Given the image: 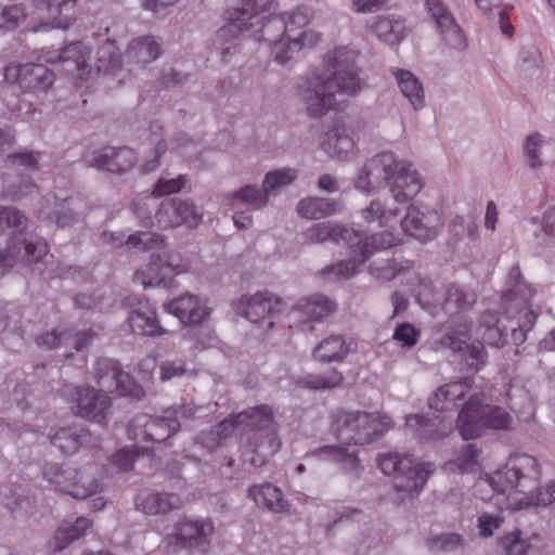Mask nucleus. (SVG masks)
I'll list each match as a JSON object with an SVG mask.
<instances>
[{"instance_id":"nucleus-1","label":"nucleus","mask_w":555,"mask_h":555,"mask_svg":"<svg viewBox=\"0 0 555 555\" xmlns=\"http://www.w3.org/2000/svg\"><path fill=\"white\" fill-rule=\"evenodd\" d=\"M349 48H336L327 55L325 70L297 88V96L311 118H321L338 106V95L356 96L362 89L357 59Z\"/></svg>"},{"instance_id":"nucleus-2","label":"nucleus","mask_w":555,"mask_h":555,"mask_svg":"<svg viewBox=\"0 0 555 555\" xmlns=\"http://www.w3.org/2000/svg\"><path fill=\"white\" fill-rule=\"evenodd\" d=\"M392 425V420L385 414L339 411L335 415L333 428L336 437L344 443L320 447L312 454L321 461L336 463L344 474L357 479L362 472L360 460L356 451H350L344 444L371 443L389 430Z\"/></svg>"},{"instance_id":"nucleus-3","label":"nucleus","mask_w":555,"mask_h":555,"mask_svg":"<svg viewBox=\"0 0 555 555\" xmlns=\"http://www.w3.org/2000/svg\"><path fill=\"white\" fill-rule=\"evenodd\" d=\"M541 468L538 460L529 454H513L504 466L492 475L486 474L476 483L479 490L490 487L505 494L508 507L520 509L531 505H550L555 501V482L538 487Z\"/></svg>"},{"instance_id":"nucleus-4","label":"nucleus","mask_w":555,"mask_h":555,"mask_svg":"<svg viewBox=\"0 0 555 555\" xmlns=\"http://www.w3.org/2000/svg\"><path fill=\"white\" fill-rule=\"evenodd\" d=\"M382 184H389L390 194L399 204L410 202L424 188L414 165L392 152H382L367 159L353 180L354 189L366 196Z\"/></svg>"},{"instance_id":"nucleus-5","label":"nucleus","mask_w":555,"mask_h":555,"mask_svg":"<svg viewBox=\"0 0 555 555\" xmlns=\"http://www.w3.org/2000/svg\"><path fill=\"white\" fill-rule=\"evenodd\" d=\"M27 225L26 216L13 206H0V234L8 228H20L10 236L7 247L0 249V268H12L22 262L25 266L40 262L49 253V245L42 237L31 236L22 230Z\"/></svg>"},{"instance_id":"nucleus-6","label":"nucleus","mask_w":555,"mask_h":555,"mask_svg":"<svg viewBox=\"0 0 555 555\" xmlns=\"http://www.w3.org/2000/svg\"><path fill=\"white\" fill-rule=\"evenodd\" d=\"M42 477L55 491L78 500L92 496L103 489L102 473L96 464L78 468L69 464L46 463Z\"/></svg>"},{"instance_id":"nucleus-7","label":"nucleus","mask_w":555,"mask_h":555,"mask_svg":"<svg viewBox=\"0 0 555 555\" xmlns=\"http://www.w3.org/2000/svg\"><path fill=\"white\" fill-rule=\"evenodd\" d=\"M456 426L462 438L469 440L481 437L487 429L511 430L513 416L501 406L483 403L474 392L460 410Z\"/></svg>"},{"instance_id":"nucleus-8","label":"nucleus","mask_w":555,"mask_h":555,"mask_svg":"<svg viewBox=\"0 0 555 555\" xmlns=\"http://www.w3.org/2000/svg\"><path fill=\"white\" fill-rule=\"evenodd\" d=\"M378 466L385 475H392L396 492L417 495L425 487L436 466L430 462H417L411 455L386 452L378 455Z\"/></svg>"},{"instance_id":"nucleus-9","label":"nucleus","mask_w":555,"mask_h":555,"mask_svg":"<svg viewBox=\"0 0 555 555\" xmlns=\"http://www.w3.org/2000/svg\"><path fill=\"white\" fill-rule=\"evenodd\" d=\"M126 244L130 248L152 251L150 261L135 271L134 282L144 287L165 284L167 271L160 254L165 247V237L153 232H137L128 236Z\"/></svg>"},{"instance_id":"nucleus-10","label":"nucleus","mask_w":555,"mask_h":555,"mask_svg":"<svg viewBox=\"0 0 555 555\" xmlns=\"http://www.w3.org/2000/svg\"><path fill=\"white\" fill-rule=\"evenodd\" d=\"M399 238L388 231L379 232L371 236L361 235L360 243L346 244L351 249V258L340 260L337 263L323 269L324 274L334 279L347 280L354 275L359 266L364 263L374 253L392 247L399 243Z\"/></svg>"},{"instance_id":"nucleus-11","label":"nucleus","mask_w":555,"mask_h":555,"mask_svg":"<svg viewBox=\"0 0 555 555\" xmlns=\"http://www.w3.org/2000/svg\"><path fill=\"white\" fill-rule=\"evenodd\" d=\"M60 392L70 403L75 415L99 424L106 421L111 408L108 395L88 385H64Z\"/></svg>"},{"instance_id":"nucleus-12","label":"nucleus","mask_w":555,"mask_h":555,"mask_svg":"<svg viewBox=\"0 0 555 555\" xmlns=\"http://www.w3.org/2000/svg\"><path fill=\"white\" fill-rule=\"evenodd\" d=\"M215 531L208 518L183 517L175 525V532L164 538L166 548L173 552L180 550H199L206 552L211 543Z\"/></svg>"},{"instance_id":"nucleus-13","label":"nucleus","mask_w":555,"mask_h":555,"mask_svg":"<svg viewBox=\"0 0 555 555\" xmlns=\"http://www.w3.org/2000/svg\"><path fill=\"white\" fill-rule=\"evenodd\" d=\"M93 378L104 393H116L120 397L141 400L144 397L143 388L125 372L120 363L109 358H101L93 369Z\"/></svg>"},{"instance_id":"nucleus-14","label":"nucleus","mask_w":555,"mask_h":555,"mask_svg":"<svg viewBox=\"0 0 555 555\" xmlns=\"http://www.w3.org/2000/svg\"><path fill=\"white\" fill-rule=\"evenodd\" d=\"M172 413L164 410L160 416L135 415L128 425V436L133 440L166 441L180 430V425L170 418Z\"/></svg>"},{"instance_id":"nucleus-15","label":"nucleus","mask_w":555,"mask_h":555,"mask_svg":"<svg viewBox=\"0 0 555 555\" xmlns=\"http://www.w3.org/2000/svg\"><path fill=\"white\" fill-rule=\"evenodd\" d=\"M3 76L7 82L33 93L46 92L55 79L54 73L39 63H11L4 67Z\"/></svg>"},{"instance_id":"nucleus-16","label":"nucleus","mask_w":555,"mask_h":555,"mask_svg":"<svg viewBox=\"0 0 555 555\" xmlns=\"http://www.w3.org/2000/svg\"><path fill=\"white\" fill-rule=\"evenodd\" d=\"M470 327L472 324L467 320H461L442 336L441 345L453 352H462L467 369L477 372L486 364L488 354L480 341L469 345L466 343Z\"/></svg>"},{"instance_id":"nucleus-17","label":"nucleus","mask_w":555,"mask_h":555,"mask_svg":"<svg viewBox=\"0 0 555 555\" xmlns=\"http://www.w3.org/2000/svg\"><path fill=\"white\" fill-rule=\"evenodd\" d=\"M236 422L245 430V435L254 433L266 440L270 450H279L281 442L276 435L272 408L268 404L256 405L236 414Z\"/></svg>"},{"instance_id":"nucleus-18","label":"nucleus","mask_w":555,"mask_h":555,"mask_svg":"<svg viewBox=\"0 0 555 555\" xmlns=\"http://www.w3.org/2000/svg\"><path fill=\"white\" fill-rule=\"evenodd\" d=\"M203 217L201 208L190 199L166 198L158 206L155 219L159 227L171 229L181 224L196 227Z\"/></svg>"},{"instance_id":"nucleus-19","label":"nucleus","mask_w":555,"mask_h":555,"mask_svg":"<svg viewBox=\"0 0 555 555\" xmlns=\"http://www.w3.org/2000/svg\"><path fill=\"white\" fill-rule=\"evenodd\" d=\"M426 7L444 46L453 51H464L467 39L448 7L441 0H426Z\"/></svg>"},{"instance_id":"nucleus-20","label":"nucleus","mask_w":555,"mask_h":555,"mask_svg":"<svg viewBox=\"0 0 555 555\" xmlns=\"http://www.w3.org/2000/svg\"><path fill=\"white\" fill-rule=\"evenodd\" d=\"M336 310V305L326 296L315 294L298 300L288 317L294 322L288 326L299 330H312L309 322L321 321Z\"/></svg>"},{"instance_id":"nucleus-21","label":"nucleus","mask_w":555,"mask_h":555,"mask_svg":"<svg viewBox=\"0 0 555 555\" xmlns=\"http://www.w3.org/2000/svg\"><path fill=\"white\" fill-rule=\"evenodd\" d=\"M475 302L476 294L456 284L447 285L443 295H439L433 300L436 309H439L451 319L457 318L454 323L452 320L448 322V331H450V327H454L461 320H466L462 314L470 310Z\"/></svg>"},{"instance_id":"nucleus-22","label":"nucleus","mask_w":555,"mask_h":555,"mask_svg":"<svg viewBox=\"0 0 555 555\" xmlns=\"http://www.w3.org/2000/svg\"><path fill=\"white\" fill-rule=\"evenodd\" d=\"M440 225L439 214L427 206L411 205L401 220L402 230L420 241H428L437 235Z\"/></svg>"},{"instance_id":"nucleus-23","label":"nucleus","mask_w":555,"mask_h":555,"mask_svg":"<svg viewBox=\"0 0 555 555\" xmlns=\"http://www.w3.org/2000/svg\"><path fill=\"white\" fill-rule=\"evenodd\" d=\"M91 167L121 176L130 172L138 164L137 152L128 146H104L89 160Z\"/></svg>"},{"instance_id":"nucleus-24","label":"nucleus","mask_w":555,"mask_h":555,"mask_svg":"<svg viewBox=\"0 0 555 555\" xmlns=\"http://www.w3.org/2000/svg\"><path fill=\"white\" fill-rule=\"evenodd\" d=\"M240 306L246 319L254 323L268 321V327H272L271 319L283 310L284 304L270 292H259L243 296L240 299Z\"/></svg>"},{"instance_id":"nucleus-25","label":"nucleus","mask_w":555,"mask_h":555,"mask_svg":"<svg viewBox=\"0 0 555 555\" xmlns=\"http://www.w3.org/2000/svg\"><path fill=\"white\" fill-rule=\"evenodd\" d=\"M285 23V39L287 51H299L302 47L311 46L319 40L313 31L306 30L310 22V11L307 8H298L280 16Z\"/></svg>"},{"instance_id":"nucleus-26","label":"nucleus","mask_w":555,"mask_h":555,"mask_svg":"<svg viewBox=\"0 0 555 555\" xmlns=\"http://www.w3.org/2000/svg\"><path fill=\"white\" fill-rule=\"evenodd\" d=\"M405 425L422 443L437 442L448 437L453 430V421L440 415L424 417L420 414H411L405 417Z\"/></svg>"},{"instance_id":"nucleus-27","label":"nucleus","mask_w":555,"mask_h":555,"mask_svg":"<svg viewBox=\"0 0 555 555\" xmlns=\"http://www.w3.org/2000/svg\"><path fill=\"white\" fill-rule=\"evenodd\" d=\"M301 236L307 244H323L325 242L354 244L361 241V232L331 221L313 224L304 231Z\"/></svg>"},{"instance_id":"nucleus-28","label":"nucleus","mask_w":555,"mask_h":555,"mask_svg":"<svg viewBox=\"0 0 555 555\" xmlns=\"http://www.w3.org/2000/svg\"><path fill=\"white\" fill-rule=\"evenodd\" d=\"M164 308L183 324H201L209 314L206 300L190 293L164 304Z\"/></svg>"},{"instance_id":"nucleus-29","label":"nucleus","mask_w":555,"mask_h":555,"mask_svg":"<svg viewBox=\"0 0 555 555\" xmlns=\"http://www.w3.org/2000/svg\"><path fill=\"white\" fill-rule=\"evenodd\" d=\"M185 500L178 493L168 491L144 490L135 498V506L146 515H166L181 509Z\"/></svg>"},{"instance_id":"nucleus-30","label":"nucleus","mask_w":555,"mask_h":555,"mask_svg":"<svg viewBox=\"0 0 555 555\" xmlns=\"http://www.w3.org/2000/svg\"><path fill=\"white\" fill-rule=\"evenodd\" d=\"M473 377H466L440 386L436 392L429 397L428 405L435 412L452 411L459 405L466 393L473 388Z\"/></svg>"},{"instance_id":"nucleus-31","label":"nucleus","mask_w":555,"mask_h":555,"mask_svg":"<svg viewBox=\"0 0 555 555\" xmlns=\"http://www.w3.org/2000/svg\"><path fill=\"white\" fill-rule=\"evenodd\" d=\"M95 336L96 333L93 330L74 332L72 330L54 328L38 335L36 337V344L44 350H51L61 348L62 345H67L69 340H73L75 351H80L88 347Z\"/></svg>"},{"instance_id":"nucleus-32","label":"nucleus","mask_w":555,"mask_h":555,"mask_svg":"<svg viewBox=\"0 0 555 555\" xmlns=\"http://www.w3.org/2000/svg\"><path fill=\"white\" fill-rule=\"evenodd\" d=\"M259 41L267 42L271 48L274 60L284 64L294 52L287 51V39H285V23L280 16L269 18L261 27Z\"/></svg>"},{"instance_id":"nucleus-33","label":"nucleus","mask_w":555,"mask_h":555,"mask_svg":"<svg viewBox=\"0 0 555 555\" xmlns=\"http://www.w3.org/2000/svg\"><path fill=\"white\" fill-rule=\"evenodd\" d=\"M371 31L386 44L395 46L405 37V21L397 15H378L369 24Z\"/></svg>"},{"instance_id":"nucleus-34","label":"nucleus","mask_w":555,"mask_h":555,"mask_svg":"<svg viewBox=\"0 0 555 555\" xmlns=\"http://www.w3.org/2000/svg\"><path fill=\"white\" fill-rule=\"evenodd\" d=\"M541 541L542 537L538 532L525 535L519 528H514L496 539V546L503 555H527Z\"/></svg>"},{"instance_id":"nucleus-35","label":"nucleus","mask_w":555,"mask_h":555,"mask_svg":"<svg viewBox=\"0 0 555 555\" xmlns=\"http://www.w3.org/2000/svg\"><path fill=\"white\" fill-rule=\"evenodd\" d=\"M324 152L332 158L347 159L352 154L354 142L343 122H335L322 143Z\"/></svg>"},{"instance_id":"nucleus-36","label":"nucleus","mask_w":555,"mask_h":555,"mask_svg":"<svg viewBox=\"0 0 555 555\" xmlns=\"http://www.w3.org/2000/svg\"><path fill=\"white\" fill-rule=\"evenodd\" d=\"M127 320L134 335L162 336L167 333L159 324L155 310L146 304L131 311Z\"/></svg>"},{"instance_id":"nucleus-37","label":"nucleus","mask_w":555,"mask_h":555,"mask_svg":"<svg viewBox=\"0 0 555 555\" xmlns=\"http://www.w3.org/2000/svg\"><path fill=\"white\" fill-rule=\"evenodd\" d=\"M225 199L233 209L246 207L247 210H258L268 205L269 196L264 188L246 184L227 194Z\"/></svg>"},{"instance_id":"nucleus-38","label":"nucleus","mask_w":555,"mask_h":555,"mask_svg":"<svg viewBox=\"0 0 555 555\" xmlns=\"http://www.w3.org/2000/svg\"><path fill=\"white\" fill-rule=\"evenodd\" d=\"M162 54V43L153 36H143L131 40L124 55L128 64L145 65Z\"/></svg>"},{"instance_id":"nucleus-39","label":"nucleus","mask_w":555,"mask_h":555,"mask_svg":"<svg viewBox=\"0 0 555 555\" xmlns=\"http://www.w3.org/2000/svg\"><path fill=\"white\" fill-rule=\"evenodd\" d=\"M240 21H230L215 35L214 46L219 50L220 60L229 63L233 55L240 51L238 35L246 31Z\"/></svg>"},{"instance_id":"nucleus-40","label":"nucleus","mask_w":555,"mask_h":555,"mask_svg":"<svg viewBox=\"0 0 555 555\" xmlns=\"http://www.w3.org/2000/svg\"><path fill=\"white\" fill-rule=\"evenodd\" d=\"M248 498H250L256 505L274 513H283L287 511L288 507V503L282 490L269 482L251 486L248 489Z\"/></svg>"},{"instance_id":"nucleus-41","label":"nucleus","mask_w":555,"mask_h":555,"mask_svg":"<svg viewBox=\"0 0 555 555\" xmlns=\"http://www.w3.org/2000/svg\"><path fill=\"white\" fill-rule=\"evenodd\" d=\"M343 206L333 198L307 197L297 204L296 211L299 216L310 220L326 218L339 212Z\"/></svg>"},{"instance_id":"nucleus-42","label":"nucleus","mask_w":555,"mask_h":555,"mask_svg":"<svg viewBox=\"0 0 555 555\" xmlns=\"http://www.w3.org/2000/svg\"><path fill=\"white\" fill-rule=\"evenodd\" d=\"M391 73L401 93L409 100L413 108L415 111L423 108L425 106V94L420 79L413 73L401 68H392Z\"/></svg>"},{"instance_id":"nucleus-43","label":"nucleus","mask_w":555,"mask_h":555,"mask_svg":"<svg viewBox=\"0 0 555 555\" xmlns=\"http://www.w3.org/2000/svg\"><path fill=\"white\" fill-rule=\"evenodd\" d=\"M90 437V433L83 428L67 427L57 429L51 437V443L63 454H74Z\"/></svg>"},{"instance_id":"nucleus-44","label":"nucleus","mask_w":555,"mask_h":555,"mask_svg":"<svg viewBox=\"0 0 555 555\" xmlns=\"http://www.w3.org/2000/svg\"><path fill=\"white\" fill-rule=\"evenodd\" d=\"M349 353V347L343 335H331L313 349V357L323 363L343 361Z\"/></svg>"},{"instance_id":"nucleus-45","label":"nucleus","mask_w":555,"mask_h":555,"mask_svg":"<svg viewBox=\"0 0 555 555\" xmlns=\"http://www.w3.org/2000/svg\"><path fill=\"white\" fill-rule=\"evenodd\" d=\"M93 521L88 517H78L74 522H64L55 531L54 550L61 551L74 541L85 537Z\"/></svg>"},{"instance_id":"nucleus-46","label":"nucleus","mask_w":555,"mask_h":555,"mask_svg":"<svg viewBox=\"0 0 555 555\" xmlns=\"http://www.w3.org/2000/svg\"><path fill=\"white\" fill-rule=\"evenodd\" d=\"M76 2L77 0H38L36 8L40 12H46L55 27L67 28L70 23V12Z\"/></svg>"},{"instance_id":"nucleus-47","label":"nucleus","mask_w":555,"mask_h":555,"mask_svg":"<svg viewBox=\"0 0 555 555\" xmlns=\"http://www.w3.org/2000/svg\"><path fill=\"white\" fill-rule=\"evenodd\" d=\"M343 373L336 369H331L322 373L307 374L298 378L296 384L300 388L320 391L339 388L343 385Z\"/></svg>"},{"instance_id":"nucleus-48","label":"nucleus","mask_w":555,"mask_h":555,"mask_svg":"<svg viewBox=\"0 0 555 555\" xmlns=\"http://www.w3.org/2000/svg\"><path fill=\"white\" fill-rule=\"evenodd\" d=\"M481 335L486 343L491 346L501 347L507 337V325L495 312L486 311L480 317Z\"/></svg>"},{"instance_id":"nucleus-49","label":"nucleus","mask_w":555,"mask_h":555,"mask_svg":"<svg viewBox=\"0 0 555 555\" xmlns=\"http://www.w3.org/2000/svg\"><path fill=\"white\" fill-rule=\"evenodd\" d=\"M272 4L273 0H243L230 21H240L243 24L242 28L248 31L254 26L253 20L260 13L269 11Z\"/></svg>"},{"instance_id":"nucleus-50","label":"nucleus","mask_w":555,"mask_h":555,"mask_svg":"<svg viewBox=\"0 0 555 555\" xmlns=\"http://www.w3.org/2000/svg\"><path fill=\"white\" fill-rule=\"evenodd\" d=\"M537 314L529 308L522 307L517 314L508 320L512 339L516 345H520L526 340L527 333L533 327Z\"/></svg>"},{"instance_id":"nucleus-51","label":"nucleus","mask_w":555,"mask_h":555,"mask_svg":"<svg viewBox=\"0 0 555 555\" xmlns=\"http://www.w3.org/2000/svg\"><path fill=\"white\" fill-rule=\"evenodd\" d=\"M124 60L114 41L106 40L96 51V68L104 74L122 67Z\"/></svg>"},{"instance_id":"nucleus-52","label":"nucleus","mask_w":555,"mask_h":555,"mask_svg":"<svg viewBox=\"0 0 555 555\" xmlns=\"http://www.w3.org/2000/svg\"><path fill=\"white\" fill-rule=\"evenodd\" d=\"M479 450L475 444H465L454 460L446 464V468L452 473L467 474L478 468Z\"/></svg>"},{"instance_id":"nucleus-53","label":"nucleus","mask_w":555,"mask_h":555,"mask_svg":"<svg viewBox=\"0 0 555 555\" xmlns=\"http://www.w3.org/2000/svg\"><path fill=\"white\" fill-rule=\"evenodd\" d=\"M541 53L538 48L530 46L522 48L519 53V70L527 79L538 78L541 74Z\"/></svg>"},{"instance_id":"nucleus-54","label":"nucleus","mask_w":555,"mask_h":555,"mask_svg":"<svg viewBox=\"0 0 555 555\" xmlns=\"http://www.w3.org/2000/svg\"><path fill=\"white\" fill-rule=\"evenodd\" d=\"M62 54V64L72 65V68L68 70L80 72L83 69L88 60L90 59L89 48L80 41H76L66 47H63Z\"/></svg>"},{"instance_id":"nucleus-55","label":"nucleus","mask_w":555,"mask_h":555,"mask_svg":"<svg viewBox=\"0 0 555 555\" xmlns=\"http://www.w3.org/2000/svg\"><path fill=\"white\" fill-rule=\"evenodd\" d=\"M298 173L294 168H280L267 172L264 176L262 186L264 188L268 196L275 190L286 186L296 180Z\"/></svg>"},{"instance_id":"nucleus-56","label":"nucleus","mask_w":555,"mask_h":555,"mask_svg":"<svg viewBox=\"0 0 555 555\" xmlns=\"http://www.w3.org/2000/svg\"><path fill=\"white\" fill-rule=\"evenodd\" d=\"M398 210L387 211L385 205L379 199H372L370 205L361 210V216L365 222L377 221L380 227H386L389 216L396 217Z\"/></svg>"},{"instance_id":"nucleus-57","label":"nucleus","mask_w":555,"mask_h":555,"mask_svg":"<svg viewBox=\"0 0 555 555\" xmlns=\"http://www.w3.org/2000/svg\"><path fill=\"white\" fill-rule=\"evenodd\" d=\"M427 545L433 551L452 552L463 548L465 540L457 533H442L428 540Z\"/></svg>"},{"instance_id":"nucleus-58","label":"nucleus","mask_w":555,"mask_h":555,"mask_svg":"<svg viewBox=\"0 0 555 555\" xmlns=\"http://www.w3.org/2000/svg\"><path fill=\"white\" fill-rule=\"evenodd\" d=\"M167 273L182 274L191 269V260L178 250L162 251Z\"/></svg>"},{"instance_id":"nucleus-59","label":"nucleus","mask_w":555,"mask_h":555,"mask_svg":"<svg viewBox=\"0 0 555 555\" xmlns=\"http://www.w3.org/2000/svg\"><path fill=\"white\" fill-rule=\"evenodd\" d=\"M153 147L149 154L145 155L140 170L142 173H150L155 171L159 167L160 157L167 152V143L163 139H158L152 143Z\"/></svg>"},{"instance_id":"nucleus-60","label":"nucleus","mask_w":555,"mask_h":555,"mask_svg":"<svg viewBox=\"0 0 555 555\" xmlns=\"http://www.w3.org/2000/svg\"><path fill=\"white\" fill-rule=\"evenodd\" d=\"M504 517L501 514L482 513L477 519L478 534L481 538L488 539L502 527Z\"/></svg>"},{"instance_id":"nucleus-61","label":"nucleus","mask_w":555,"mask_h":555,"mask_svg":"<svg viewBox=\"0 0 555 555\" xmlns=\"http://www.w3.org/2000/svg\"><path fill=\"white\" fill-rule=\"evenodd\" d=\"M541 146H542V135L539 133H533L527 137L524 144V155L527 159L528 165L531 168H538L542 166L541 160Z\"/></svg>"},{"instance_id":"nucleus-62","label":"nucleus","mask_w":555,"mask_h":555,"mask_svg":"<svg viewBox=\"0 0 555 555\" xmlns=\"http://www.w3.org/2000/svg\"><path fill=\"white\" fill-rule=\"evenodd\" d=\"M450 231L459 240L473 238L478 232V224L474 218L466 219L463 216H455L450 223Z\"/></svg>"},{"instance_id":"nucleus-63","label":"nucleus","mask_w":555,"mask_h":555,"mask_svg":"<svg viewBox=\"0 0 555 555\" xmlns=\"http://www.w3.org/2000/svg\"><path fill=\"white\" fill-rule=\"evenodd\" d=\"M186 183L184 175L177 178L162 177L153 188L152 194L155 196L170 195L180 192Z\"/></svg>"},{"instance_id":"nucleus-64","label":"nucleus","mask_w":555,"mask_h":555,"mask_svg":"<svg viewBox=\"0 0 555 555\" xmlns=\"http://www.w3.org/2000/svg\"><path fill=\"white\" fill-rule=\"evenodd\" d=\"M186 372L185 362L181 359L166 360L159 365V378L162 382L182 377Z\"/></svg>"}]
</instances>
